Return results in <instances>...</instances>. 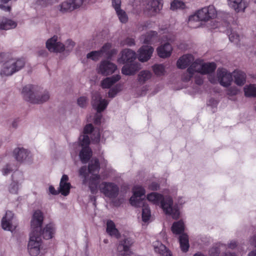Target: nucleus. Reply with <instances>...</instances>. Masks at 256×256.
<instances>
[{
    "mask_svg": "<svg viewBox=\"0 0 256 256\" xmlns=\"http://www.w3.org/2000/svg\"><path fill=\"white\" fill-rule=\"evenodd\" d=\"M251 245L256 247V234L252 236L249 240Z\"/></svg>",
    "mask_w": 256,
    "mask_h": 256,
    "instance_id": "obj_61",
    "label": "nucleus"
},
{
    "mask_svg": "<svg viewBox=\"0 0 256 256\" xmlns=\"http://www.w3.org/2000/svg\"><path fill=\"white\" fill-rule=\"evenodd\" d=\"M14 214L11 211H6L5 216L2 220V228L6 230L12 232L16 226L13 223Z\"/></svg>",
    "mask_w": 256,
    "mask_h": 256,
    "instance_id": "obj_18",
    "label": "nucleus"
},
{
    "mask_svg": "<svg viewBox=\"0 0 256 256\" xmlns=\"http://www.w3.org/2000/svg\"><path fill=\"white\" fill-rule=\"evenodd\" d=\"M159 186L156 182H152L149 186V188L152 190H157Z\"/></svg>",
    "mask_w": 256,
    "mask_h": 256,
    "instance_id": "obj_64",
    "label": "nucleus"
},
{
    "mask_svg": "<svg viewBox=\"0 0 256 256\" xmlns=\"http://www.w3.org/2000/svg\"><path fill=\"white\" fill-rule=\"evenodd\" d=\"M116 14L119 20L122 23H126L128 20V16L126 12L122 9H119L116 10Z\"/></svg>",
    "mask_w": 256,
    "mask_h": 256,
    "instance_id": "obj_43",
    "label": "nucleus"
},
{
    "mask_svg": "<svg viewBox=\"0 0 256 256\" xmlns=\"http://www.w3.org/2000/svg\"><path fill=\"white\" fill-rule=\"evenodd\" d=\"M74 45L75 43L72 40H68L66 42V46H64L68 51H70L72 50Z\"/></svg>",
    "mask_w": 256,
    "mask_h": 256,
    "instance_id": "obj_54",
    "label": "nucleus"
},
{
    "mask_svg": "<svg viewBox=\"0 0 256 256\" xmlns=\"http://www.w3.org/2000/svg\"><path fill=\"white\" fill-rule=\"evenodd\" d=\"M218 104V102L214 98H210L209 100L208 104L212 106L215 107Z\"/></svg>",
    "mask_w": 256,
    "mask_h": 256,
    "instance_id": "obj_62",
    "label": "nucleus"
},
{
    "mask_svg": "<svg viewBox=\"0 0 256 256\" xmlns=\"http://www.w3.org/2000/svg\"><path fill=\"white\" fill-rule=\"evenodd\" d=\"M101 118L102 115L100 114H96L94 116V124H100Z\"/></svg>",
    "mask_w": 256,
    "mask_h": 256,
    "instance_id": "obj_59",
    "label": "nucleus"
},
{
    "mask_svg": "<svg viewBox=\"0 0 256 256\" xmlns=\"http://www.w3.org/2000/svg\"><path fill=\"white\" fill-rule=\"evenodd\" d=\"M17 26V22L11 19L0 16V30H9L14 28Z\"/></svg>",
    "mask_w": 256,
    "mask_h": 256,
    "instance_id": "obj_22",
    "label": "nucleus"
},
{
    "mask_svg": "<svg viewBox=\"0 0 256 256\" xmlns=\"http://www.w3.org/2000/svg\"><path fill=\"white\" fill-rule=\"evenodd\" d=\"M68 176L64 174L61 178L60 184L59 192L65 196L69 194L70 188V184L68 182Z\"/></svg>",
    "mask_w": 256,
    "mask_h": 256,
    "instance_id": "obj_24",
    "label": "nucleus"
},
{
    "mask_svg": "<svg viewBox=\"0 0 256 256\" xmlns=\"http://www.w3.org/2000/svg\"><path fill=\"white\" fill-rule=\"evenodd\" d=\"M152 76V74L150 71L147 70H142L138 74V82L141 84H144L150 80Z\"/></svg>",
    "mask_w": 256,
    "mask_h": 256,
    "instance_id": "obj_34",
    "label": "nucleus"
},
{
    "mask_svg": "<svg viewBox=\"0 0 256 256\" xmlns=\"http://www.w3.org/2000/svg\"><path fill=\"white\" fill-rule=\"evenodd\" d=\"M144 5V12L150 16L158 13L162 8V0H146Z\"/></svg>",
    "mask_w": 256,
    "mask_h": 256,
    "instance_id": "obj_9",
    "label": "nucleus"
},
{
    "mask_svg": "<svg viewBox=\"0 0 256 256\" xmlns=\"http://www.w3.org/2000/svg\"><path fill=\"white\" fill-rule=\"evenodd\" d=\"M122 89V86L121 84H117L112 88H111L108 93V97L110 98H114L116 94L120 92Z\"/></svg>",
    "mask_w": 256,
    "mask_h": 256,
    "instance_id": "obj_41",
    "label": "nucleus"
},
{
    "mask_svg": "<svg viewBox=\"0 0 256 256\" xmlns=\"http://www.w3.org/2000/svg\"><path fill=\"white\" fill-rule=\"evenodd\" d=\"M186 8L185 3L178 0H174L170 4V9L172 10H184Z\"/></svg>",
    "mask_w": 256,
    "mask_h": 256,
    "instance_id": "obj_39",
    "label": "nucleus"
},
{
    "mask_svg": "<svg viewBox=\"0 0 256 256\" xmlns=\"http://www.w3.org/2000/svg\"><path fill=\"white\" fill-rule=\"evenodd\" d=\"M78 104L81 108L86 107L88 104V98L86 96H81L78 99Z\"/></svg>",
    "mask_w": 256,
    "mask_h": 256,
    "instance_id": "obj_51",
    "label": "nucleus"
},
{
    "mask_svg": "<svg viewBox=\"0 0 256 256\" xmlns=\"http://www.w3.org/2000/svg\"><path fill=\"white\" fill-rule=\"evenodd\" d=\"M84 0H66L58 5L56 8L60 13L65 14L80 8Z\"/></svg>",
    "mask_w": 256,
    "mask_h": 256,
    "instance_id": "obj_10",
    "label": "nucleus"
},
{
    "mask_svg": "<svg viewBox=\"0 0 256 256\" xmlns=\"http://www.w3.org/2000/svg\"><path fill=\"white\" fill-rule=\"evenodd\" d=\"M54 231V228L52 224H47L43 229L42 232H41V236L42 235L44 239L49 240L52 238Z\"/></svg>",
    "mask_w": 256,
    "mask_h": 256,
    "instance_id": "obj_33",
    "label": "nucleus"
},
{
    "mask_svg": "<svg viewBox=\"0 0 256 256\" xmlns=\"http://www.w3.org/2000/svg\"><path fill=\"white\" fill-rule=\"evenodd\" d=\"M46 48L51 52H60L65 50V46L58 40L57 36H54L46 42Z\"/></svg>",
    "mask_w": 256,
    "mask_h": 256,
    "instance_id": "obj_16",
    "label": "nucleus"
},
{
    "mask_svg": "<svg viewBox=\"0 0 256 256\" xmlns=\"http://www.w3.org/2000/svg\"><path fill=\"white\" fill-rule=\"evenodd\" d=\"M237 246V242L235 240H232L228 244V247L231 249L236 248Z\"/></svg>",
    "mask_w": 256,
    "mask_h": 256,
    "instance_id": "obj_63",
    "label": "nucleus"
},
{
    "mask_svg": "<svg viewBox=\"0 0 256 256\" xmlns=\"http://www.w3.org/2000/svg\"><path fill=\"white\" fill-rule=\"evenodd\" d=\"M44 220L42 212L40 210H36L30 221L31 232L41 233L42 226Z\"/></svg>",
    "mask_w": 256,
    "mask_h": 256,
    "instance_id": "obj_12",
    "label": "nucleus"
},
{
    "mask_svg": "<svg viewBox=\"0 0 256 256\" xmlns=\"http://www.w3.org/2000/svg\"><path fill=\"white\" fill-rule=\"evenodd\" d=\"M80 144L84 148L88 146L90 144V138L87 135H84L80 138Z\"/></svg>",
    "mask_w": 256,
    "mask_h": 256,
    "instance_id": "obj_48",
    "label": "nucleus"
},
{
    "mask_svg": "<svg viewBox=\"0 0 256 256\" xmlns=\"http://www.w3.org/2000/svg\"><path fill=\"white\" fill-rule=\"evenodd\" d=\"M102 56L100 52L98 50L92 51L88 53L86 55L87 58L92 60L94 61H97Z\"/></svg>",
    "mask_w": 256,
    "mask_h": 256,
    "instance_id": "obj_44",
    "label": "nucleus"
},
{
    "mask_svg": "<svg viewBox=\"0 0 256 256\" xmlns=\"http://www.w3.org/2000/svg\"><path fill=\"white\" fill-rule=\"evenodd\" d=\"M244 95L246 97H256V84H250L244 88Z\"/></svg>",
    "mask_w": 256,
    "mask_h": 256,
    "instance_id": "obj_36",
    "label": "nucleus"
},
{
    "mask_svg": "<svg viewBox=\"0 0 256 256\" xmlns=\"http://www.w3.org/2000/svg\"><path fill=\"white\" fill-rule=\"evenodd\" d=\"M229 6L236 12H244L248 6L245 0H227Z\"/></svg>",
    "mask_w": 256,
    "mask_h": 256,
    "instance_id": "obj_20",
    "label": "nucleus"
},
{
    "mask_svg": "<svg viewBox=\"0 0 256 256\" xmlns=\"http://www.w3.org/2000/svg\"><path fill=\"white\" fill-rule=\"evenodd\" d=\"M133 244L132 239L125 238L120 240L117 246L116 256H129L130 254V248Z\"/></svg>",
    "mask_w": 256,
    "mask_h": 256,
    "instance_id": "obj_11",
    "label": "nucleus"
},
{
    "mask_svg": "<svg viewBox=\"0 0 256 256\" xmlns=\"http://www.w3.org/2000/svg\"><path fill=\"white\" fill-rule=\"evenodd\" d=\"M142 206V219L144 222L148 221L150 216V210L147 204H146L144 202L140 204V206Z\"/></svg>",
    "mask_w": 256,
    "mask_h": 256,
    "instance_id": "obj_37",
    "label": "nucleus"
},
{
    "mask_svg": "<svg viewBox=\"0 0 256 256\" xmlns=\"http://www.w3.org/2000/svg\"><path fill=\"white\" fill-rule=\"evenodd\" d=\"M154 50L153 48L150 46H142L138 52V58L140 61L144 62L148 60L152 56Z\"/></svg>",
    "mask_w": 256,
    "mask_h": 256,
    "instance_id": "obj_19",
    "label": "nucleus"
},
{
    "mask_svg": "<svg viewBox=\"0 0 256 256\" xmlns=\"http://www.w3.org/2000/svg\"><path fill=\"white\" fill-rule=\"evenodd\" d=\"M22 94L25 100L34 104H42L47 102L50 98L48 92L31 84L24 86Z\"/></svg>",
    "mask_w": 256,
    "mask_h": 256,
    "instance_id": "obj_3",
    "label": "nucleus"
},
{
    "mask_svg": "<svg viewBox=\"0 0 256 256\" xmlns=\"http://www.w3.org/2000/svg\"><path fill=\"white\" fill-rule=\"evenodd\" d=\"M194 58L191 54H186L181 56L177 61V66L180 68H185L194 61Z\"/></svg>",
    "mask_w": 256,
    "mask_h": 256,
    "instance_id": "obj_23",
    "label": "nucleus"
},
{
    "mask_svg": "<svg viewBox=\"0 0 256 256\" xmlns=\"http://www.w3.org/2000/svg\"><path fill=\"white\" fill-rule=\"evenodd\" d=\"M179 242L181 250L186 252L189 248L188 238L187 234H184L179 236Z\"/></svg>",
    "mask_w": 256,
    "mask_h": 256,
    "instance_id": "obj_35",
    "label": "nucleus"
},
{
    "mask_svg": "<svg viewBox=\"0 0 256 256\" xmlns=\"http://www.w3.org/2000/svg\"><path fill=\"white\" fill-rule=\"evenodd\" d=\"M117 66L115 64L108 60H104L99 65L98 72L104 76H108L114 72Z\"/></svg>",
    "mask_w": 256,
    "mask_h": 256,
    "instance_id": "obj_17",
    "label": "nucleus"
},
{
    "mask_svg": "<svg viewBox=\"0 0 256 256\" xmlns=\"http://www.w3.org/2000/svg\"><path fill=\"white\" fill-rule=\"evenodd\" d=\"M212 256H218L219 254V250L216 248H212L210 250Z\"/></svg>",
    "mask_w": 256,
    "mask_h": 256,
    "instance_id": "obj_60",
    "label": "nucleus"
},
{
    "mask_svg": "<svg viewBox=\"0 0 256 256\" xmlns=\"http://www.w3.org/2000/svg\"><path fill=\"white\" fill-rule=\"evenodd\" d=\"M94 127L92 124H87L84 128V134H88L92 132Z\"/></svg>",
    "mask_w": 256,
    "mask_h": 256,
    "instance_id": "obj_57",
    "label": "nucleus"
},
{
    "mask_svg": "<svg viewBox=\"0 0 256 256\" xmlns=\"http://www.w3.org/2000/svg\"><path fill=\"white\" fill-rule=\"evenodd\" d=\"M14 169L10 164H6L2 169V173L4 176H6L11 172Z\"/></svg>",
    "mask_w": 256,
    "mask_h": 256,
    "instance_id": "obj_52",
    "label": "nucleus"
},
{
    "mask_svg": "<svg viewBox=\"0 0 256 256\" xmlns=\"http://www.w3.org/2000/svg\"><path fill=\"white\" fill-rule=\"evenodd\" d=\"M14 156L18 162H22L26 160L29 157L30 152L24 148H16L14 150Z\"/></svg>",
    "mask_w": 256,
    "mask_h": 256,
    "instance_id": "obj_25",
    "label": "nucleus"
},
{
    "mask_svg": "<svg viewBox=\"0 0 256 256\" xmlns=\"http://www.w3.org/2000/svg\"><path fill=\"white\" fill-rule=\"evenodd\" d=\"M154 246L155 252L160 254L162 256H172L170 252L162 243L156 242Z\"/></svg>",
    "mask_w": 256,
    "mask_h": 256,
    "instance_id": "obj_31",
    "label": "nucleus"
},
{
    "mask_svg": "<svg viewBox=\"0 0 256 256\" xmlns=\"http://www.w3.org/2000/svg\"><path fill=\"white\" fill-rule=\"evenodd\" d=\"M152 69L155 74L158 76H160L164 74L165 72L164 67V65L162 64H154L152 66Z\"/></svg>",
    "mask_w": 256,
    "mask_h": 256,
    "instance_id": "obj_42",
    "label": "nucleus"
},
{
    "mask_svg": "<svg viewBox=\"0 0 256 256\" xmlns=\"http://www.w3.org/2000/svg\"><path fill=\"white\" fill-rule=\"evenodd\" d=\"M172 48V46L166 43L162 45L157 48L158 54L160 58H165L170 56Z\"/></svg>",
    "mask_w": 256,
    "mask_h": 256,
    "instance_id": "obj_27",
    "label": "nucleus"
},
{
    "mask_svg": "<svg viewBox=\"0 0 256 256\" xmlns=\"http://www.w3.org/2000/svg\"><path fill=\"white\" fill-rule=\"evenodd\" d=\"M92 156V151L89 146L82 148L80 152V158L83 164H86Z\"/></svg>",
    "mask_w": 256,
    "mask_h": 256,
    "instance_id": "obj_29",
    "label": "nucleus"
},
{
    "mask_svg": "<svg viewBox=\"0 0 256 256\" xmlns=\"http://www.w3.org/2000/svg\"><path fill=\"white\" fill-rule=\"evenodd\" d=\"M134 195L130 198V204L136 207H140V204L144 202L141 196L145 194L144 189L140 186H136L133 188Z\"/></svg>",
    "mask_w": 256,
    "mask_h": 256,
    "instance_id": "obj_15",
    "label": "nucleus"
},
{
    "mask_svg": "<svg viewBox=\"0 0 256 256\" xmlns=\"http://www.w3.org/2000/svg\"><path fill=\"white\" fill-rule=\"evenodd\" d=\"M108 102L105 99H102L98 92L92 94V104L94 108L96 110L98 113L103 111L107 106Z\"/></svg>",
    "mask_w": 256,
    "mask_h": 256,
    "instance_id": "obj_14",
    "label": "nucleus"
},
{
    "mask_svg": "<svg viewBox=\"0 0 256 256\" xmlns=\"http://www.w3.org/2000/svg\"><path fill=\"white\" fill-rule=\"evenodd\" d=\"M137 70L134 65H125L122 67V72L124 75H133Z\"/></svg>",
    "mask_w": 256,
    "mask_h": 256,
    "instance_id": "obj_40",
    "label": "nucleus"
},
{
    "mask_svg": "<svg viewBox=\"0 0 256 256\" xmlns=\"http://www.w3.org/2000/svg\"><path fill=\"white\" fill-rule=\"evenodd\" d=\"M41 233L30 232L28 244V250L32 256H37L42 248Z\"/></svg>",
    "mask_w": 256,
    "mask_h": 256,
    "instance_id": "obj_7",
    "label": "nucleus"
},
{
    "mask_svg": "<svg viewBox=\"0 0 256 256\" xmlns=\"http://www.w3.org/2000/svg\"><path fill=\"white\" fill-rule=\"evenodd\" d=\"M156 31H150L140 36V41L144 44H149L154 41L157 36Z\"/></svg>",
    "mask_w": 256,
    "mask_h": 256,
    "instance_id": "obj_32",
    "label": "nucleus"
},
{
    "mask_svg": "<svg viewBox=\"0 0 256 256\" xmlns=\"http://www.w3.org/2000/svg\"><path fill=\"white\" fill-rule=\"evenodd\" d=\"M112 48V44L110 43H106L104 44L102 47L101 48L100 50L98 51L100 52V54L102 56L104 54L106 55L109 54V52Z\"/></svg>",
    "mask_w": 256,
    "mask_h": 256,
    "instance_id": "obj_47",
    "label": "nucleus"
},
{
    "mask_svg": "<svg viewBox=\"0 0 256 256\" xmlns=\"http://www.w3.org/2000/svg\"><path fill=\"white\" fill-rule=\"evenodd\" d=\"M229 39L232 42L237 43L239 41V36L236 32H231L229 34Z\"/></svg>",
    "mask_w": 256,
    "mask_h": 256,
    "instance_id": "obj_53",
    "label": "nucleus"
},
{
    "mask_svg": "<svg viewBox=\"0 0 256 256\" xmlns=\"http://www.w3.org/2000/svg\"><path fill=\"white\" fill-rule=\"evenodd\" d=\"M232 78H234V83L238 86H242L246 82V74L240 70H234L232 72Z\"/></svg>",
    "mask_w": 256,
    "mask_h": 256,
    "instance_id": "obj_26",
    "label": "nucleus"
},
{
    "mask_svg": "<svg viewBox=\"0 0 256 256\" xmlns=\"http://www.w3.org/2000/svg\"><path fill=\"white\" fill-rule=\"evenodd\" d=\"M99 189L101 193L105 196L110 198H116L119 192L118 186L112 182H102L99 185Z\"/></svg>",
    "mask_w": 256,
    "mask_h": 256,
    "instance_id": "obj_8",
    "label": "nucleus"
},
{
    "mask_svg": "<svg viewBox=\"0 0 256 256\" xmlns=\"http://www.w3.org/2000/svg\"><path fill=\"white\" fill-rule=\"evenodd\" d=\"M112 5L115 10L120 9L121 0H112Z\"/></svg>",
    "mask_w": 256,
    "mask_h": 256,
    "instance_id": "obj_55",
    "label": "nucleus"
},
{
    "mask_svg": "<svg viewBox=\"0 0 256 256\" xmlns=\"http://www.w3.org/2000/svg\"><path fill=\"white\" fill-rule=\"evenodd\" d=\"M240 90L236 86H231L226 90V94L229 96H234L238 94Z\"/></svg>",
    "mask_w": 256,
    "mask_h": 256,
    "instance_id": "obj_49",
    "label": "nucleus"
},
{
    "mask_svg": "<svg viewBox=\"0 0 256 256\" xmlns=\"http://www.w3.org/2000/svg\"><path fill=\"white\" fill-rule=\"evenodd\" d=\"M150 22H146L140 24L138 25V29L140 31H142L145 30L147 27L148 26Z\"/></svg>",
    "mask_w": 256,
    "mask_h": 256,
    "instance_id": "obj_58",
    "label": "nucleus"
},
{
    "mask_svg": "<svg viewBox=\"0 0 256 256\" xmlns=\"http://www.w3.org/2000/svg\"><path fill=\"white\" fill-rule=\"evenodd\" d=\"M58 1L59 0H36V2L42 6L46 7L54 4L58 2Z\"/></svg>",
    "mask_w": 256,
    "mask_h": 256,
    "instance_id": "obj_46",
    "label": "nucleus"
},
{
    "mask_svg": "<svg viewBox=\"0 0 256 256\" xmlns=\"http://www.w3.org/2000/svg\"><path fill=\"white\" fill-rule=\"evenodd\" d=\"M19 184L17 182L13 181L9 186L8 190L10 192L13 194H18Z\"/></svg>",
    "mask_w": 256,
    "mask_h": 256,
    "instance_id": "obj_45",
    "label": "nucleus"
},
{
    "mask_svg": "<svg viewBox=\"0 0 256 256\" xmlns=\"http://www.w3.org/2000/svg\"><path fill=\"white\" fill-rule=\"evenodd\" d=\"M92 140L96 143L99 142L100 140V134L98 132H94L92 136L91 137Z\"/></svg>",
    "mask_w": 256,
    "mask_h": 256,
    "instance_id": "obj_56",
    "label": "nucleus"
},
{
    "mask_svg": "<svg viewBox=\"0 0 256 256\" xmlns=\"http://www.w3.org/2000/svg\"><path fill=\"white\" fill-rule=\"evenodd\" d=\"M100 168L99 161L93 159L88 166V172L86 166L80 168L79 175L83 178L82 184L88 185L91 192L95 194L98 192V186L100 183V176L98 174Z\"/></svg>",
    "mask_w": 256,
    "mask_h": 256,
    "instance_id": "obj_1",
    "label": "nucleus"
},
{
    "mask_svg": "<svg viewBox=\"0 0 256 256\" xmlns=\"http://www.w3.org/2000/svg\"><path fill=\"white\" fill-rule=\"evenodd\" d=\"M216 68V64L214 62L204 63L202 60H196L187 70V73L182 77L184 81H188L192 78L194 73L197 72L205 74L212 72Z\"/></svg>",
    "mask_w": 256,
    "mask_h": 256,
    "instance_id": "obj_6",
    "label": "nucleus"
},
{
    "mask_svg": "<svg viewBox=\"0 0 256 256\" xmlns=\"http://www.w3.org/2000/svg\"><path fill=\"white\" fill-rule=\"evenodd\" d=\"M106 232L110 236H114L118 238L120 234L118 229L116 228L114 223L111 220H108L106 223Z\"/></svg>",
    "mask_w": 256,
    "mask_h": 256,
    "instance_id": "obj_30",
    "label": "nucleus"
},
{
    "mask_svg": "<svg viewBox=\"0 0 256 256\" xmlns=\"http://www.w3.org/2000/svg\"><path fill=\"white\" fill-rule=\"evenodd\" d=\"M216 76L221 86L227 88L231 84L232 74L226 69L218 68L216 71Z\"/></svg>",
    "mask_w": 256,
    "mask_h": 256,
    "instance_id": "obj_13",
    "label": "nucleus"
},
{
    "mask_svg": "<svg viewBox=\"0 0 256 256\" xmlns=\"http://www.w3.org/2000/svg\"><path fill=\"white\" fill-rule=\"evenodd\" d=\"M120 79V76L118 74L108 77L101 82V86L103 88H109Z\"/></svg>",
    "mask_w": 256,
    "mask_h": 256,
    "instance_id": "obj_28",
    "label": "nucleus"
},
{
    "mask_svg": "<svg viewBox=\"0 0 256 256\" xmlns=\"http://www.w3.org/2000/svg\"><path fill=\"white\" fill-rule=\"evenodd\" d=\"M121 44L123 46H132L135 45V41L132 38H127L121 42Z\"/></svg>",
    "mask_w": 256,
    "mask_h": 256,
    "instance_id": "obj_50",
    "label": "nucleus"
},
{
    "mask_svg": "<svg viewBox=\"0 0 256 256\" xmlns=\"http://www.w3.org/2000/svg\"><path fill=\"white\" fill-rule=\"evenodd\" d=\"M6 53H0V62H3L0 76L2 77L9 76L18 72L24 68L26 61L22 58H8Z\"/></svg>",
    "mask_w": 256,
    "mask_h": 256,
    "instance_id": "obj_2",
    "label": "nucleus"
},
{
    "mask_svg": "<svg viewBox=\"0 0 256 256\" xmlns=\"http://www.w3.org/2000/svg\"><path fill=\"white\" fill-rule=\"evenodd\" d=\"M172 230L175 234H179L184 230V224L182 220L174 222L172 226Z\"/></svg>",
    "mask_w": 256,
    "mask_h": 256,
    "instance_id": "obj_38",
    "label": "nucleus"
},
{
    "mask_svg": "<svg viewBox=\"0 0 256 256\" xmlns=\"http://www.w3.org/2000/svg\"><path fill=\"white\" fill-rule=\"evenodd\" d=\"M136 58V54L134 51L130 49H125L122 51V56L118 60V62L120 63L124 64L132 62Z\"/></svg>",
    "mask_w": 256,
    "mask_h": 256,
    "instance_id": "obj_21",
    "label": "nucleus"
},
{
    "mask_svg": "<svg viewBox=\"0 0 256 256\" xmlns=\"http://www.w3.org/2000/svg\"><path fill=\"white\" fill-rule=\"evenodd\" d=\"M216 10L213 5L205 6L198 10L194 14L189 16L188 26L192 28H198L200 25V21H208L216 18Z\"/></svg>",
    "mask_w": 256,
    "mask_h": 256,
    "instance_id": "obj_5",
    "label": "nucleus"
},
{
    "mask_svg": "<svg viewBox=\"0 0 256 256\" xmlns=\"http://www.w3.org/2000/svg\"><path fill=\"white\" fill-rule=\"evenodd\" d=\"M147 199L154 204H160L164 212L167 214L171 215L174 219H177L179 218L180 211L177 206H172V200L170 196L164 198L160 194L152 192L148 194Z\"/></svg>",
    "mask_w": 256,
    "mask_h": 256,
    "instance_id": "obj_4",
    "label": "nucleus"
}]
</instances>
